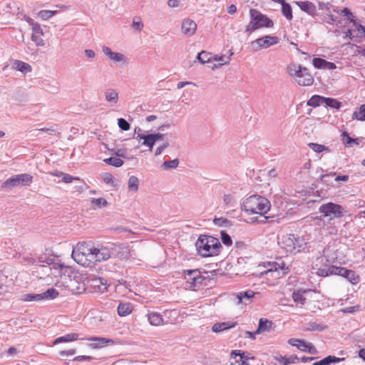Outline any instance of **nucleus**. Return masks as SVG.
Returning <instances> with one entry per match:
<instances>
[{"label": "nucleus", "instance_id": "nucleus-1", "mask_svg": "<svg viewBox=\"0 0 365 365\" xmlns=\"http://www.w3.org/2000/svg\"><path fill=\"white\" fill-rule=\"evenodd\" d=\"M271 203L268 199L258 195H253L246 198L241 205V210L248 214L260 215L261 222H267L270 217L264 215L270 210Z\"/></svg>", "mask_w": 365, "mask_h": 365}, {"label": "nucleus", "instance_id": "nucleus-2", "mask_svg": "<svg viewBox=\"0 0 365 365\" xmlns=\"http://www.w3.org/2000/svg\"><path fill=\"white\" fill-rule=\"evenodd\" d=\"M197 253L202 257L218 255L221 250L220 240L211 235H201L195 242Z\"/></svg>", "mask_w": 365, "mask_h": 365}, {"label": "nucleus", "instance_id": "nucleus-3", "mask_svg": "<svg viewBox=\"0 0 365 365\" xmlns=\"http://www.w3.org/2000/svg\"><path fill=\"white\" fill-rule=\"evenodd\" d=\"M94 247L85 242L78 243L72 252L73 259L83 267H90L93 264Z\"/></svg>", "mask_w": 365, "mask_h": 365}, {"label": "nucleus", "instance_id": "nucleus-4", "mask_svg": "<svg viewBox=\"0 0 365 365\" xmlns=\"http://www.w3.org/2000/svg\"><path fill=\"white\" fill-rule=\"evenodd\" d=\"M250 15L251 19L245 29L246 33H252L263 27L272 28L274 26V22L269 18L257 9H250Z\"/></svg>", "mask_w": 365, "mask_h": 365}, {"label": "nucleus", "instance_id": "nucleus-5", "mask_svg": "<svg viewBox=\"0 0 365 365\" xmlns=\"http://www.w3.org/2000/svg\"><path fill=\"white\" fill-rule=\"evenodd\" d=\"M33 181V176L28 173H22L11 176L1 185V189L11 190L16 187L29 185Z\"/></svg>", "mask_w": 365, "mask_h": 365}, {"label": "nucleus", "instance_id": "nucleus-6", "mask_svg": "<svg viewBox=\"0 0 365 365\" xmlns=\"http://www.w3.org/2000/svg\"><path fill=\"white\" fill-rule=\"evenodd\" d=\"M319 212L324 217H329L330 219L339 218L343 217L345 209L343 206L334 202H327L322 204L319 208Z\"/></svg>", "mask_w": 365, "mask_h": 365}, {"label": "nucleus", "instance_id": "nucleus-7", "mask_svg": "<svg viewBox=\"0 0 365 365\" xmlns=\"http://www.w3.org/2000/svg\"><path fill=\"white\" fill-rule=\"evenodd\" d=\"M58 295V291L54 288H49L46 292L41 294H25L21 296V300L24 302H39L42 300L53 299Z\"/></svg>", "mask_w": 365, "mask_h": 365}, {"label": "nucleus", "instance_id": "nucleus-8", "mask_svg": "<svg viewBox=\"0 0 365 365\" xmlns=\"http://www.w3.org/2000/svg\"><path fill=\"white\" fill-rule=\"evenodd\" d=\"M111 258L120 259H128L130 256V250L128 245L122 243H108Z\"/></svg>", "mask_w": 365, "mask_h": 365}, {"label": "nucleus", "instance_id": "nucleus-9", "mask_svg": "<svg viewBox=\"0 0 365 365\" xmlns=\"http://www.w3.org/2000/svg\"><path fill=\"white\" fill-rule=\"evenodd\" d=\"M278 42L279 38L277 36H266L252 41L251 46L255 51H259L262 48H267L270 46L275 45Z\"/></svg>", "mask_w": 365, "mask_h": 365}, {"label": "nucleus", "instance_id": "nucleus-10", "mask_svg": "<svg viewBox=\"0 0 365 365\" xmlns=\"http://www.w3.org/2000/svg\"><path fill=\"white\" fill-rule=\"evenodd\" d=\"M294 241H296V235L294 234H287L283 235L278 241V244L281 248L284 249L287 252H295Z\"/></svg>", "mask_w": 365, "mask_h": 365}, {"label": "nucleus", "instance_id": "nucleus-11", "mask_svg": "<svg viewBox=\"0 0 365 365\" xmlns=\"http://www.w3.org/2000/svg\"><path fill=\"white\" fill-rule=\"evenodd\" d=\"M93 250L94 252L93 264L96 262L105 261L111 258L108 243L100 247H94Z\"/></svg>", "mask_w": 365, "mask_h": 365}, {"label": "nucleus", "instance_id": "nucleus-12", "mask_svg": "<svg viewBox=\"0 0 365 365\" xmlns=\"http://www.w3.org/2000/svg\"><path fill=\"white\" fill-rule=\"evenodd\" d=\"M288 73L294 78L297 81V78H299L301 76H304L305 73H308V69L299 64L291 63L287 66Z\"/></svg>", "mask_w": 365, "mask_h": 365}, {"label": "nucleus", "instance_id": "nucleus-13", "mask_svg": "<svg viewBox=\"0 0 365 365\" xmlns=\"http://www.w3.org/2000/svg\"><path fill=\"white\" fill-rule=\"evenodd\" d=\"M341 267L325 264L319 267L317 271V274L320 277H328L330 275H339V269Z\"/></svg>", "mask_w": 365, "mask_h": 365}, {"label": "nucleus", "instance_id": "nucleus-14", "mask_svg": "<svg viewBox=\"0 0 365 365\" xmlns=\"http://www.w3.org/2000/svg\"><path fill=\"white\" fill-rule=\"evenodd\" d=\"M255 292L252 290H246L237 292L236 294V299H237V304H248L252 302Z\"/></svg>", "mask_w": 365, "mask_h": 365}, {"label": "nucleus", "instance_id": "nucleus-15", "mask_svg": "<svg viewBox=\"0 0 365 365\" xmlns=\"http://www.w3.org/2000/svg\"><path fill=\"white\" fill-rule=\"evenodd\" d=\"M103 53L110 60L115 63H119L121 61L125 62L127 58L123 53L113 52L108 46L103 47Z\"/></svg>", "mask_w": 365, "mask_h": 365}, {"label": "nucleus", "instance_id": "nucleus-16", "mask_svg": "<svg viewBox=\"0 0 365 365\" xmlns=\"http://www.w3.org/2000/svg\"><path fill=\"white\" fill-rule=\"evenodd\" d=\"M339 276L344 277L353 284H356L360 281L359 276L356 274V272L351 269L341 267V268L339 269Z\"/></svg>", "mask_w": 365, "mask_h": 365}, {"label": "nucleus", "instance_id": "nucleus-17", "mask_svg": "<svg viewBox=\"0 0 365 365\" xmlns=\"http://www.w3.org/2000/svg\"><path fill=\"white\" fill-rule=\"evenodd\" d=\"M196 29L197 24L194 21L190 19H186L182 21L181 31L184 34L190 36L194 34Z\"/></svg>", "mask_w": 365, "mask_h": 365}, {"label": "nucleus", "instance_id": "nucleus-18", "mask_svg": "<svg viewBox=\"0 0 365 365\" xmlns=\"http://www.w3.org/2000/svg\"><path fill=\"white\" fill-rule=\"evenodd\" d=\"M43 35V30L39 24H35L32 28L31 40L36 43L37 46H43L44 45L42 36Z\"/></svg>", "mask_w": 365, "mask_h": 365}, {"label": "nucleus", "instance_id": "nucleus-19", "mask_svg": "<svg viewBox=\"0 0 365 365\" xmlns=\"http://www.w3.org/2000/svg\"><path fill=\"white\" fill-rule=\"evenodd\" d=\"M295 4L298 5L302 11L306 12L309 15L314 16L317 15V7L316 6L308 1H296Z\"/></svg>", "mask_w": 365, "mask_h": 365}, {"label": "nucleus", "instance_id": "nucleus-20", "mask_svg": "<svg viewBox=\"0 0 365 365\" xmlns=\"http://www.w3.org/2000/svg\"><path fill=\"white\" fill-rule=\"evenodd\" d=\"M345 359L344 357L339 358L335 356L329 355L325 358L314 362L312 365H330L332 363H339Z\"/></svg>", "mask_w": 365, "mask_h": 365}, {"label": "nucleus", "instance_id": "nucleus-21", "mask_svg": "<svg viewBox=\"0 0 365 365\" xmlns=\"http://www.w3.org/2000/svg\"><path fill=\"white\" fill-rule=\"evenodd\" d=\"M105 98L107 102L111 104H116L118 101V92L113 88H108L105 91Z\"/></svg>", "mask_w": 365, "mask_h": 365}, {"label": "nucleus", "instance_id": "nucleus-22", "mask_svg": "<svg viewBox=\"0 0 365 365\" xmlns=\"http://www.w3.org/2000/svg\"><path fill=\"white\" fill-rule=\"evenodd\" d=\"M133 304L130 302L120 303L118 306V314L120 317H125L133 311Z\"/></svg>", "mask_w": 365, "mask_h": 365}, {"label": "nucleus", "instance_id": "nucleus-23", "mask_svg": "<svg viewBox=\"0 0 365 365\" xmlns=\"http://www.w3.org/2000/svg\"><path fill=\"white\" fill-rule=\"evenodd\" d=\"M246 352H241L240 350L232 351L231 358L235 359L239 356L240 361V364H236V363H232V365H249L247 361L250 358L246 355Z\"/></svg>", "mask_w": 365, "mask_h": 365}, {"label": "nucleus", "instance_id": "nucleus-24", "mask_svg": "<svg viewBox=\"0 0 365 365\" xmlns=\"http://www.w3.org/2000/svg\"><path fill=\"white\" fill-rule=\"evenodd\" d=\"M282 5V13L283 16L289 21H291L293 19L292 15V9L289 4L287 3L285 0H282V1H277Z\"/></svg>", "mask_w": 365, "mask_h": 365}, {"label": "nucleus", "instance_id": "nucleus-25", "mask_svg": "<svg viewBox=\"0 0 365 365\" xmlns=\"http://www.w3.org/2000/svg\"><path fill=\"white\" fill-rule=\"evenodd\" d=\"M236 325V322H221V323H216L212 326V331L215 333L220 332L224 330H227L228 329L235 327Z\"/></svg>", "mask_w": 365, "mask_h": 365}, {"label": "nucleus", "instance_id": "nucleus-26", "mask_svg": "<svg viewBox=\"0 0 365 365\" xmlns=\"http://www.w3.org/2000/svg\"><path fill=\"white\" fill-rule=\"evenodd\" d=\"M272 323L271 321L261 318L259 321L258 328L256 330L257 334H261L264 331H269L271 329Z\"/></svg>", "mask_w": 365, "mask_h": 365}, {"label": "nucleus", "instance_id": "nucleus-27", "mask_svg": "<svg viewBox=\"0 0 365 365\" xmlns=\"http://www.w3.org/2000/svg\"><path fill=\"white\" fill-rule=\"evenodd\" d=\"M279 365H288L289 364H297L299 362V358L297 355H291L288 357L282 356L277 357Z\"/></svg>", "mask_w": 365, "mask_h": 365}, {"label": "nucleus", "instance_id": "nucleus-28", "mask_svg": "<svg viewBox=\"0 0 365 365\" xmlns=\"http://www.w3.org/2000/svg\"><path fill=\"white\" fill-rule=\"evenodd\" d=\"M53 258H51L44 255L40 256L36 259H34L33 263L35 264L36 265H39L42 267H46L45 264L49 266L53 264V267H55L56 264L53 262Z\"/></svg>", "mask_w": 365, "mask_h": 365}, {"label": "nucleus", "instance_id": "nucleus-29", "mask_svg": "<svg viewBox=\"0 0 365 365\" xmlns=\"http://www.w3.org/2000/svg\"><path fill=\"white\" fill-rule=\"evenodd\" d=\"M148 319L151 325L160 326L163 324V319L161 314L157 312H152L148 315Z\"/></svg>", "mask_w": 365, "mask_h": 365}, {"label": "nucleus", "instance_id": "nucleus-30", "mask_svg": "<svg viewBox=\"0 0 365 365\" xmlns=\"http://www.w3.org/2000/svg\"><path fill=\"white\" fill-rule=\"evenodd\" d=\"M313 77L309 72L305 73L304 76H301L299 78H297V83L302 86H311L313 83Z\"/></svg>", "mask_w": 365, "mask_h": 365}, {"label": "nucleus", "instance_id": "nucleus-31", "mask_svg": "<svg viewBox=\"0 0 365 365\" xmlns=\"http://www.w3.org/2000/svg\"><path fill=\"white\" fill-rule=\"evenodd\" d=\"M139 140H143V141L141 145L148 147L150 150H152L156 143L153 134H146L144 136H139Z\"/></svg>", "mask_w": 365, "mask_h": 365}, {"label": "nucleus", "instance_id": "nucleus-32", "mask_svg": "<svg viewBox=\"0 0 365 365\" xmlns=\"http://www.w3.org/2000/svg\"><path fill=\"white\" fill-rule=\"evenodd\" d=\"M212 61H217V63H214L212 66H210V67L212 68V69H215L217 68L220 67L222 65L227 64L230 61V58L225 56H215L213 55Z\"/></svg>", "mask_w": 365, "mask_h": 365}, {"label": "nucleus", "instance_id": "nucleus-33", "mask_svg": "<svg viewBox=\"0 0 365 365\" xmlns=\"http://www.w3.org/2000/svg\"><path fill=\"white\" fill-rule=\"evenodd\" d=\"M213 54L205 51H202L197 56V61L202 64L211 63L212 61Z\"/></svg>", "mask_w": 365, "mask_h": 365}, {"label": "nucleus", "instance_id": "nucleus-34", "mask_svg": "<svg viewBox=\"0 0 365 365\" xmlns=\"http://www.w3.org/2000/svg\"><path fill=\"white\" fill-rule=\"evenodd\" d=\"M78 339V334L76 333H71L66 334L65 336L58 337L54 341V344L62 343V342H69L73 341Z\"/></svg>", "mask_w": 365, "mask_h": 365}, {"label": "nucleus", "instance_id": "nucleus-35", "mask_svg": "<svg viewBox=\"0 0 365 365\" xmlns=\"http://www.w3.org/2000/svg\"><path fill=\"white\" fill-rule=\"evenodd\" d=\"M327 329V326L322 324H318L316 322H311L308 323L307 328L304 329V331H322Z\"/></svg>", "mask_w": 365, "mask_h": 365}, {"label": "nucleus", "instance_id": "nucleus-36", "mask_svg": "<svg viewBox=\"0 0 365 365\" xmlns=\"http://www.w3.org/2000/svg\"><path fill=\"white\" fill-rule=\"evenodd\" d=\"M324 103V97L319 95H314L307 101V105L312 107H317Z\"/></svg>", "mask_w": 365, "mask_h": 365}, {"label": "nucleus", "instance_id": "nucleus-37", "mask_svg": "<svg viewBox=\"0 0 365 365\" xmlns=\"http://www.w3.org/2000/svg\"><path fill=\"white\" fill-rule=\"evenodd\" d=\"M94 287H98V292L103 293L108 290V284L107 281L103 278H98L93 281Z\"/></svg>", "mask_w": 365, "mask_h": 365}, {"label": "nucleus", "instance_id": "nucleus-38", "mask_svg": "<svg viewBox=\"0 0 365 365\" xmlns=\"http://www.w3.org/2000/svg\"><path fill=\"white\" fill-rule=\"evenodd\" d=\"M305 292H307V291L303 289H299L294 292L292 293V299L294 302L300 304H304L306 301V298L304 297V294Z\"/></svg>", "mask_w": 365, "mask_h": 365}, {"label": "nucleus", "instance_id": "nucleus-39", "mask_svg": "<svg viewBox=\"0 0 365 365\" xmlns=\"http://www.w3.org/2000/svg\"><path fill=\"white\" fill-rule=\"evenodd\" d=\"M185 278L187 280V282L190 284V287H194V280H195V274H198L197 269H188L185 270Z\"/></svg>", "mask_w": 365, "mask_h": 365}, {"label": "nucleus", "instance_id": "nucleus-40", "mask_svg": "<svg viewBox=\"0 0 365 365\" xmlns=\"http://www.w3.org/2000/svg\"><path fill=\"white\" fill-rule=\"evenodd\" d=\"M318 4H319V6H318L319 9L322 10V11H324L326 15L332 11L339 13V11L336 9V7L329 2L324 3V2L319 1Z\"/></svg>", "mask_w": 365, "mask_h": 365}, {"label": "nucleus", "instance_id": "nucleus-41", "mask_svg": "<svg viewBox=\"0 0 365 365\" xmlns=\"http://www.w3.org/2000/svg\"><path fill=\"white\" fill-rule=\"evenodd\" d=\"M104 163L107 165L114 166L115 168H120L123 165V160L119 158L110 157L103 160Z\"/></svg>", "mask_w": 365, "mask_h": 365}, {"label": "nucleus", "instance_id": "nucleus-42", "mask_svg": "<svg viewBox=\"0 0 365 365\" xmlns=\"http://www.w3.org/2000/svg\"><path fill=\"white\" fill-rule=\"evenodd\" d=\"M128 189L130 191L136 192L138 190L139 180L136 176L132 175L128 182Z\"/></svg>", "mask_w": 365, "mask_h": 365}, {"label": "nucleus", "instance_id": "nucleus-43", "mask_svg": "<svg viewBox=\"0 0 365 365\" xmlns=\"http://www.w3.org/2000/svg\"><path fill=\"white\" fill-rule=\"evenodd\" d=\"M326 106L335 109H339L341 106V103L338 100L332 98L324 97V103Z\"/></svg>", "mask_w": 365, "mask_h": 365}, {"label": "nucleus", "instance_id": "nucleus-44", "mask_svg": "<svg viewBox=\"0 0 365 365\" xmlns=\"http://www.w3.org/2000/svg\"><path fill=\"white\" fill-rule=\"evenodd\" d=\"M352 118L361 121L365 120V104L361 105L359 108V110L354 112Z\"/></svg>", "mask_w": 365, "mask_h": 365}, {"label": "nucleus", "instance_id": "nucleus-45", "mask_svg": "<svg viewBox=\"0 0 365 365\" xmlns=\"http://www.w3.org/2000/svg\"><path fill=\"white\" fill-rule=\"evenodd\" d=\"M308 146L313 151L318 153H322L323 151H330L329 147L318 143H310L308 144Z\"/></svg>", "mask_w": 365, "mask_h": 365}, {"label": "nucleus", "instance_id": "nucleus-46", "mask_svg": "<svg viewBox=\"0 0 365 365\" xmlns=\"http://www.w3.org/2000/svg\"><path fill=\"white\" fill-rule=\"evenodd\" d=\"M306 245L307 243L302 237L296 236V241H294L295 252H294V253L304 250L306 247Z\"/></svg>", "mask_w": 365, "mask_h": 365}, {"label": "nucleus", "instance_id": "nucleus-47", "mask_svg": "<svg viewBox=\"0 0 365 365\" xmlns=\"http://www.w3.org/2000/svg\"><path fill=\"white\" fill-rule=\"evenodd\" d=\"M342 141L345 145L359 144V140L358 138H354L349 136V135L345 131L342 133Z\"/></svg>", "mask_w": 365, "mask_h": 365}, {"label": "nucleus", "instance_id": "nucleus-48", "mask_svg": "<svg viewBox=\"0 0 365 365\" xmlns=\"http://www.w3.org/2000/svg\"><path fill=\"white\" fill-rule=\"evenodd\" d=\"M213 223L219 227H230L232 226V222L225 217H215L213 220Z\"/></svg>", "mask_w": 365, "mask_h": 365}, {"label": "nucleus", "instance_id": "nucleus-49", "mask_svg": "<svg viewBox=\"0 0 365 365\" xmlns=\"http://www.w3.org/2000/svg\"><path fill=\"white\" fill-rule=\"evenodd\" d=\"M16 69L22 73H27L31 72L32 70L31 66L27 63L18 61H16Z\"/></svg>", "mask_w": 365, "mask_h": 365}, {"label": "nucleus", "instance_id": "nucleus-50", "mask_svg": "<svg viewBox=\"0 0 365 365\" xmlns=\"http://www.w3.org/2000/svg\"><path fill=\"white\" fill-rule=\"evenodd\" d=\"M224 203L230 207H233L237 205V200L230 194H225L223 196Z\"/></svg>", "mask_w": 365, "mask_h": 365}, {"label": "nucleus", "instance_id": "nucleus-51", "mask_svg": "<svg viewBox=\"0 0 365 365\" xmlns=\"http://www.w3.org/2000/svg\"><path fill=\"white\" fill-rule=\"evenodd\" d=\"M56 13L57 11L41 10L38 12V16L43 20H47L54 16Z\"/></svg>", "mask_w": 365, "mask_h": 365}, {"label": "nucleus", "instance_id": "nucleus-52", "mask_svg": "<svg viewBox=\"0 0 365 365\" xmlns=\"http://www.w3.org/2000/svg\"><path fill=\"white\" fill-rule=\"evenodd\" d=\"M178 165L179 160L178 158H175L170 161H165L162 165V168H163L165 170L173 169L176 168Z\"/></svg>", "mask_w": 365, "mask_h": 365}, {"label": "nucleus", "instance_id": "nucleus-53", "mask_svg": "<svg viewBox=\"0 0 365 365\" xmlns=\"http://www.w3.org/2000/svg\"><path fill=\"white\" fill-rule=\"evenodd\" d=\"M112 154L115 155V156L120 158H123L125 159H131L132 158H130L127 155V150L125 148L122 149H117V150H111Z\"/></svg>", "mask_w": 365, "mask_h": 365}, {"label": "nucleus", "instance_id": "nucleus-54", "mask_svg": "<svg viewBox=\"0 0 365 365\" xmlns=\"http://www.w3.org/2000/svg\"><path fill=\"white\" fill-rule=\"evenodd\" d=\"M274 267L276 271H282V274H286L289 270L288 267L286 266V264L283 261L274 262Z\"/></svg>", "mask_w": 365, "mask_h": 365}, {"label": "nucleus", "instance_id": "nucleus-55", "mask_svg": "<svg viewBox=\"0 0 365 365\" xmlns=\"http://www.w3.org/2000/svg\"><path fill=\"white\" fill-rule=\"evenodd\" d=\"M350 22L353 23V25L356 28L355 31H358L357 34L359 36H365V27L364 26L357 24L354 19H350Z\"/></svg>", "mask_w": 365, "mask_h": 365}, {"label": "nucleus", "instance_id": "nucleus-56", "mask_svg": "<svg viewBox=\"0 0 365 365\" xmlns=\"http://www.w3.org/2000/svg\"><path fill=\"white\" fill-rule=\"evenodd\" d=\"M220 235H221L222 242L225 245L230 246L232 245V238L225 231H221Z\"/></svg>", "mask_w": 365, "mask_h": 365}, {"label": "nucleus", "instance_id": "nucleus-57", "mask_svg": "<svg viewBox=\"0 0 365 365\" xmlns=\"http://www.w3.org/2000/svg\"><path fill=\"white\" fill-rule=\"evenodd\" d=\"M118 127L122 130H124V131H127V130H130V123L125 119H124L123 118H120L118 119Z\"/></svg>", "mask_w": 365, "mask_h": 365}, {"label": "nucleus", "instance_id": "nucleus-58", "mask_svg": "<svg viewBox=\"0 0 365 365\" xmlns=\"http://www.w3.org/2000/svg\"><path fill=\"white\" fill-rule=\"evenodd\" d=\"M91 202H92V204L96 205L99 208L106 207L108 204L107 200L102 197L93 198Z\"/></svg>", "mask_w": 365, "mask_h": 365}, {"label": "nucleus", "instance_id": "nucleus-59", "mask_svg": "<svg viewBox=\"0 0 365 365\" xmlns=\"http://www.w3.org/2000/svg\"><path fill=\"white\" fill-rule=\"evenodd\" d=\"M325 63V59L321 58H314L312 60V64L316 68L324 69Z\"/></svg>", "mask_w": 365, "mask_h": 365}, {"label": "nucleus", "instance_id": "nucleus-60", "mask_svg": "<svg viewBox=\"0 0 365 365\" xmlns=\"http://www.w3.org/2000/svg\"><path fill=\"white\" fill-rule=\"evenodd\" d=\"M89 340L101 342L100 344H98L96 345V346H101L102 344H105V343H109V344H113V341L112 339H106V338L93 337V338L89 339Z\"/></svg>", "mask_w": 365, "mask_h": 365}, {"label": "nucleus", "instance_id": "nucleus-61", "mask_svg": "<svg viewBox=\"0 0 365 365\" xmlns=\"http://www.w3.org/2000/svg\"><path fill=\"white\" fill-rule=\"evenodd\" d=\"M138 19V20H136V19H133L132 23V28L137 30L138 31H141L143 28V24L139 18Z\"/></svg>", "mask_w": 365, "mask_h": 365}, {"label": "nucleus", "instance_id": "nucleus-62", "mask_svg": "<svg viewBox=\"0 0 365 365\" xmlns=\"http://www.w3.org/2000/svg\"><path fill=\"white\" fill-rule=\"evenodd\" d=\"M335 175V173H329V174H324V175H322L320 176V179L322 182L327 183V184H329L330 182H331V179Z\"/></svg>", "mask_w": 365, "mask_h": 365}, {"label": "nucleus", "instance_id": "nucleus-63", "mask_svg": "<svg viewBox=\"0 0 365 365\" xmlns=\"http://www.w3.org/2000/svg\"><path fill=\"white\" fill-rule=\"evenodd\" d=\"M338 17L335 16L331 13H329L327 14V16L324 18V21L329 24H333L334 23L336 22L338 20Z\"/></svg>", "mask_w": 365, "mask_h": 365}, {"label": "nucleus", "instance_id": "nucleus-64", "mask_svg": "<svg viewBox=\"0 0 365 365\" xmlns=\"http://www.w3.org/2000/svg\"><path fill=\"white\" fill-rule=\"evenodd\" d=\"M73 180H80L78 177H73L68 174H64L62 181L65 183H71Z\"/></svg>", "mask_w": 365, "mask_h": 365}]
</instances>
